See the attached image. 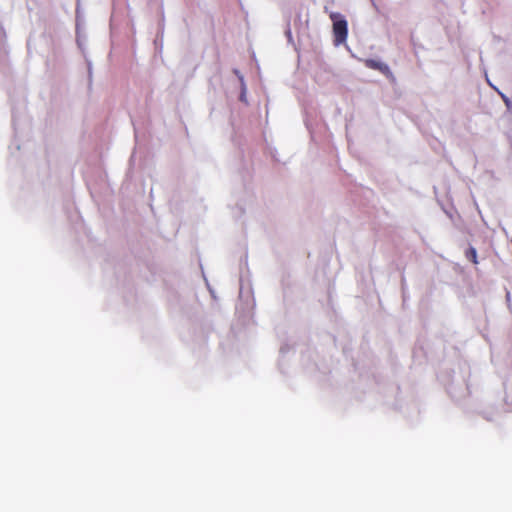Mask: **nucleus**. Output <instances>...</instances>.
<instances>
[{
    "label": "nucleus",
    "mask_w": 512,
    "mask_h": 512,
    "mask_svg": "<svg viewBox=\"0 0 512 512\" xmlns=\"http://www.w3.org/2000/svg\"><path fill=\"white\" fill-rule=\"evenodd\" d=\"M330 19L333 22L334 44H343L348 36V23L345 17L338 12H332Z\"/></svg>",
    "instance_id": "obj_1"
},
{
    "label": "nucleus",
    "mask_w": 512,
    "mask_h": 512,
    "mask_svg": "<svg viewBox=\"0 0 512 512\" xmlns=\"http://www.w3.org/2000/svg\"><path fill=\"white\" fill-rule=\"evenodd\" d=\"M498 94L500 95L501 99L503 100L505 106L508 108V109H511L512 108V101L509 97H507L504 93H502L501 91H498Z\"/></svg>",
    "instance_id": "obj_4"
},
{
    "label": "nucleus",
    "mask_w": 512,
    "mask_h": 512,
    "mask_svg": "<svg viewBox=\"0 0 512 512\" xmlns=\"http://www.w3.org/2000/svg\"><path fill=\"white\" fill-rule=\"evenodd\" d=\"M463 253H464L465 258L468 261H470L474 265L478 264L477 251L473 246H471V245L466 246L463 250Z\"/></svg>",
    "instance_id": "obj_3"
},
{
    "label": "nucleus",
    "mask_w": 512,
    "mask_h": 512,
    "mask_svg": "<svg viewBox=\"0 0 512 512\" xmlns=\"http://www.w3.org/2000/svg\"><path fill=\"white\" fill-rule=\"evenodd\" d=\"M364 65L367 68L378 70L382 73L389 71V67L386 64H384L380 61L374 60V59H365Z\"/></svg>",
    "instance_id": "obj_2"
}]
</instances>
